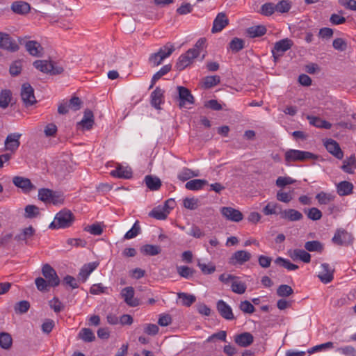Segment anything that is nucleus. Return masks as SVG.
<instances>
[{
  "label": "nucleus",
  "mask_w": 356,
  "mask_h": 356,
  "mask_svg": "<svg viewBox=\"0 0 356 356\" xmlns=\"http://www.w3.org/2000/svg\"><path fill=\"white\" fill-rule=\"evenodd\" d=\"M353 185L347 181H343L337 186V193L341 196L348 195L352 193Z\"/></svg>",
  "instance_id": "2f4dec72"
},
{
  "label": "nucleus",
  "mask_w": 356,
  "mask_h": 356,
  "mask_svg": "<svg viewBox=\"0 0 356 356\" xmlns=\"http://www.w3.org/2000/svg\"><path fill=\"white\" fill-rule=\"evenodd\" d=\"M332 46L336 50L343 51L347 49V42L341 38H336L333 40Z\"/></svg>",
  "instance_id": "774afa93"
},
{
  "label": "nucleus",
  "mask_w": 356,
  "mask_h": 356,
  "mask_svg": "<svg viewBox=\"0 0 356 356\" xmlns=\"http://www.w3.org/2000/svg\"><path fill=\"white\" fill-rule=\"evenodd\" d=\"M266 33V28L261 25L251 26L247 29V33L250 38L261 37Z\"/></svg>",
  "instance_id": "ea45409f"
},
{
  "label": "nucleus",
  "mask_w": 356,
  "mask_h": 356,
  "mask_svg": "<svg viewBox=\"0 0 356 356\" xmlns=\"http://www.w3.org/2000/svg\"><path fill=\"white\" fill-rule=\"evenodd\" d=\"M140 232L139 222L136 220L132 227L124 234V239H131L137 236Z\"/></svg>",
  "instance_id": "5fc2aeb1"
},
{
  "label": "nucleus",
  "mask_w": 356,
  "mask_h": 356,
  "mask_svg": "<svg viewBox=\"0 0 356 356\" xmlns=\"http://www.w3.org/2000/svg\"><path fill=\"white\" fill-rule=\"evenodd\" d=\"M216 307L220 316L226 320H234V316L231 307L224 300H220L217 302Z\"/></svg>",
  "instance_id": "a211bd4d"
},
{
  "label": "nucleus",
  "mask_w": 356,
  "mask_h": 356,
  "mask_svg": "<svg viewBox=\"0 0 356 356\" xmlns=\"http://www.w3.org/2000/svg\"><path fill=\"white\" fill-rule=\"evenodd\" d=\"M169 213V210H167L165 207L159 206L154 208L149 212V216L157 220H165Z\"/></svg>",
  "instance_id": "72a5a7b5"
},
{
  "label": "nucleus",
  "mask_w": 356,
  "mask_h": 356,
  "mask_svg": "<svg viewBox=\"0 0 356 356\" xmlns=\"http://www.w3.org/2000/svg\"><path fill=\"white\" fill-rule=\"evenodd\" d=\"M293 293V289L287 284H281L277 289V295L280 297H288Z\"/></svg>",
  "instance_id": "4d7b16f0"
},
{
  "label": "nucleus",
  "mask_w": 356,
  "mask_h": 356,
  "mask_svg": "<svg viewBox=\"0 0 356 356\" xmlns=\"http://www.w3.org/2000/svg\"><path fill=\"white\" fill-rule=\"evenodd\" d=\"M288 255L293 261L300 260L305 263H309L311 261L310 254L301 249L289 250Z\"/></svg>",
  "instance_id": "aec40b11"
},
{
  "label": "nucleus",
  "mask_w": 356,
  "mask_h": 356,
  "mask_svg": "<svg viewBox=\"0 0 356 356\" xmlns=\"http://www.w3.org/2000/svg\"><path fill=\"white\" fill-rule=\"evenodd\" d=\"M79 337L85 342H92L95 339L93 332L89 328H83L79 333Z\"/></svg>",
  "instance_id": "de8ad7c7"
},
{
  "label": "nucleus",
  "mask_w": 356,
  "mask_h": 356,
  "mask_svg": "<svg viewBox=\"0 0 356 356\" xmlns=\"http://www.w3.org/2000/svg\"><path fill=\"white\" fill-rule=\"evenodd\" d=\"M22 65L21 60L14 61L10 66L9 72L13 76H17L21 73Z\"/></svg>",
  "instance_id": "338daca9"
},
{
  "label": "nucleus",
  "mask_w": 356,
  "mask_h": 356,
  "mask_svg": "<svg viewBox=\"0 0 356 356\" xmlns=\"http://www.w3.org/2000/svg\"><path fill=\"white\" fill-rule=\"evenodd\" d=\"M12 99V92L10 90H2L0 92V108H6Z\"/></svg>",
  "instance_id": "58836bf2"
},
{
  "label": "nucleus",
  "mask_w": 356,
  "mask_h": 356,
  "mask_svg": "<svg viewBox=\"0 0 356 356\" xmlns=\"http://www.w3.org/2000/svg\"><path fill=\"white\" fill-rule=\"evenodd\" d=\"M11 8L15 13L26 14L29 12L31 7L30 5L26 2L16 1L12 4Z\"/></svg>",
  "instance_id": "e433bc0d"
},
{
  "label": "nucleus",
  "mask_w": 356,
  "mask_h": 356,
  "mask_svg": "<svg viewBox=\"0 0 356 356\" xmlns=\"http://www.w3.org/2000/svg\"><path fill=\"white\" fill-rule=\"evenodd\" d=\"M228 23L229 20L226 15L223 13H218L213 21L211 32L218 33L221 31Z\"/></svg>",
  "instance_id": "412c9836"
},
{
  "label": "nucleus",
  "mask_w": 356,
  "mask_h": 356,
  "mask_svg": "<svg viewBox=\"0 0 356 356\" xmlns=\"http://www.w3.org/2000/svg\"><path fill=\"white\" fill-rule=\"evenodd\" d=\"M335 198V196L332 193H327L323 191H321L316 194V199L318 200L319 204H328L331 202H333Z\"/></svg>",
  "instance_id": "a19ab883"
},
{
  "label": "nucleus",
  "mask_w": 356,
  "mask_h": 356,
  "mask_svg": "<svg viewBox=\"0 0 356 356\" xmlns=\"http://www.w3.org/2000/svg\"><path fill=\"white\" fill-rule=\"evenodd\" d=\"M140 252L144 255L156 256L161 252V248L156 245L146 244L140 248Z\"/></svg>",
  "instance_id": "c756f323"
},
{
  "label": "nucleus",
  "mask_w": 356,
  "mask_h": 356,
  "mask_svg": "<svg viewBox=\"0 0 356 356\" xmlns=\"http://www.w3.org/2000/svg\"><path fill=\"white\" fill-rule=\"evenodd\" d=\"M316 156L309 152L297 149H289L285 153L286 162L303 161L306 160L316 159Z\"/></svg>",
  "instance_id": "20e7f679"
},
{
  "label": "nucleus",
  "mask_w": 356,
  "mask_h": 356,
  "mask_svg": "<svg viewBox=\"0 0 356 356\" xmlns=\"http://www.w3.org/2000/svg\"><path fill=\"white\" fill-rule=\"evenodd\" d=\"M11 336L8 333H0V346L4 349H8L11 346Z\"/></svg>",
  "instance_id": "052dcab7"
},
{
  "label": "nucleus",
  "mask_w": 356,
  "mask_h": 356,
  "mask_svg": "<svg viewBox=\"0 0 356 356\" xmlns=\"http://www.w3.org/2000/svg\"><path fill=\"white\" fill-rule=\"evenodd\" d=\"M206 44L204 38H200L191 49H189L185 54H181L176 63L177 70L181 71L191 65L193 60L199 56L201 50L204 49Z\"/></svg>",
  "instance_id": "f257e3e1"
},
{
  "label": "nucleus",
  "mask_w": 356,
  "mask_h": 356,
  "mask_svg": "<svg viewBox=\"0 0 356 356\" xmlns=\"http://www.w3.org/2000/svg\"><path fill=\"white\" fill-rule=\"evenodd\" d=\"M177 271L181 277L186 279L192 277L195 272L193 268L186 266H177Z\"/></svg>",
  "instance_id": "603ef678"
},
{
  "label": "nucleus",
  "mask_w": 356,
  "mask_h": 356,
  "mask_svg": "<svg viewBox=\"0 0 356 356\" xmlns=\"http://www.w3.org/2000/svg\"><path fill=\"white\" fill-rule=\"evenodd\" d=\"M163 90L156 87L151 94V104L156 109H160V105L163 103Z\"/></svg>",
  "instance_id": "393cba45"
},
{
  "label": "nucleus",
  "mask_w": 356,
  "mask_h": 356,
  "mask_svg": "<svg viewBox=\"0 0 356 356\" xmlns=\"http://www.w3.org/2000/svg\"><path fill=\"white\" fill-rule=\"evenodd\" d=\"M99 266L98 262H90L84 264L80 270L79 273V279H81L83 282H85L90 273L94 271Z\"/></svg>",
  "instance_id": "a878e982"
},
{
  "label": "nucleus",
  "mask_w": 356,
  "mask_h": 356,
  "mask_svg": "<svg viewBox=\"0 0 356 356\" xmlns=\"http://www.w3.org/2000/svg\"><path fill=\"white\" fill-rule=\"evenodd\" d=\"M239 309L245 314H252L255 308L248 300L241 301L239 304Z\"/></svg>",
  "instance_id": "69168bd1"
},
{
  "label": "nucleus",
  "mask_w": 356,
  "mask_h": 356,
  "mask_svg": "<svg viewBox=\"0 0 356 356\" xmlns=\"http://www.w3.org/2000/svg\"><path fill=\"white\" fill-rule=\"evenodd\" d=\"M35 230L32 226H29L23 229L20 234L15 236L17 241H25L26 244H29L28 241L35 234Z\"/></svg>",
  "instance_id": "cd10ccee"
},
{
  "label": "nucleus",
  "mask_w": 356,
  "mask_h": 356,
  "mask_svg": "<svg viewBox=\"0 0 356 356\" xmlns=\"http://www.w3.org/2000/svg\"><path fill=\"white\" fill-rule=\"evenodd\" d=\"M26 51L33 56H40L42 48L40 44L35 40H30L25 44Z\"/></svg>",
  "instance_id": "c85d7f7f"
},
{
  "label": "nucleus",
  "mask_w": 356,
  "mask_h": 356,
  "mask_svg": "<svg viewBox=\"0 0 356 356\" xmlns=\"http://www.w3.org/2000/svg\"><path fill=\"white\" fill-rule=\"evenodd\" d=\"M145 182L147 187L151 191H157L161 186V181L160 179L152 175L145 176Z\"/></svg>",
  "instance_id": "473e14b6"
},
{
  "label": "nucleus",
  "mask_w": 356,
  "mask_h": 356,
  "mask_svg": "<svg viewBox=\"0 0 356 356\" xmlns=\"http://www.w3.org/2000/svg\"><path fill=\"white\" fill-rule=\"evenodd\" d=\"M198 175H199L198 171L195 172V171L191 170L189 168H184L178 173L177 178L179 180L184 181L188 180L189 179H191L192 177H197Z\"/></svg>",
  "instance_id": "79ce46f5"
},
{
  "label": "nucleus",
  "mask_w": 356,
  "mask_h": 356,
  "mask_svg": "<svg viewBox=\"0 0 356 356\" xmlns=\"http://www.w3.org/2000/svg\"><path fill=\"white\" fill-rule=\"evenodd\" d=\"M332 240L334 244L347 245L353 241V237L345 229H339L337 230Z\"/></svg>",
  "instance_id": "f8f14e48"
},
{
  "label": "nucleus",
  "mask_w": 356,
  "mask_h": 356,
  "mask_svg": "<svg viewBox=\"0 0 356 356\" xmlns=\"http://www.w3.org/2000/svg\"><path fill=\"white\" fill-rule=\"evenodd\" d=\"M341 169L346 173L352 174L356 169V158L355 155H351L347 159L343 161Z\"/></svg>",
  "instance_id": "7c9ffc66"
},
{
  "label": "nucleus",
  "mask_w": 356,
  "mask_h": 356,
  "mask_svg": "<svg viewBox=\"0 0 356 356\" xmlns=\"http://www.w3.org/2000/svg\"><path fill=\"white\" fill-rule=\"evenodd\" d=\"M296 180L290 177H278L276 179L275 184L279 188H284L287 185L293 184Z\"/></svg>",
  "instance_id": "e2e57ef3"
},
{
  "label": "nucleus",
  "mask_w": 356,
  "mask_h": 356,
  "mask_svg": "<svg viewBox=\"0 0 356 356\" xmlns=\"http://www.w3.org/2000/svg\"><path fill=\"white\" fill-rule=\"evenodd\" d=\"M74 219L75 217L70 210L63 209L56 213L49 227L52 229L68 228L72 225Z\"/></svg>",
  "instance_id": "f03ea898"
},
{
  "label": "nucleus",
  "mask_w": 356,
  "mask_h": 356,
  "mask_svg": "<svg viewBox=\"0 0 356 356\" xmlns=\"http://www.w3.org/2000/svg\"><path fill=\"white\" fill-rule=\"evenodd\" d=\"M30 308V303L26 300L18 302L15 306V311L17 314H24Z\"/></svg>",
  "instance_id": "0e129e2a"
},
{
  "label": "nucleus",
  "mask_w": 356,
  "mask_h": 356,
  "mask_svg": "<svg viewBox=\"0 0 356 356\" xmlns=\"http://www.w3.org/2000/svg\"><path fill=\"white\" fill-rule=\"evenodd\" d=\"M220 79L219 76H207L204 79L203 86L205 88H211L216 86L220 83Z\"/></svg>",
  "instance_id": "3c124183"
},
{
  "label": "nucleus",
  "mask_w": 356,
  "mask_h": 356,
  "mask_svg": "<svg viewBox=\"0 0 356 356\" xmlns=\"http://www.w3.org/2000/svg\"><path fill=\"white\" fill-rule=\"evenodd\" d=\"M293 44V41L289 38H284L275 42L272 49V55L274 61L277 62L286 51L291 48Z\"/></svg>",
  "instance_id": "423d86ee"
},
{
  "label": "nucleus",
  "mask_w": 356,
  "mask_h": 356,
  "mask_svg": "<svg viewBox=\"0 0 356 356\" xmlns=\"http://www.w3.org/2000/svg\"><path fill=\"white\" fill-rule=\"evenodd\" d=\"M220 212L227 220L232 222H240L243 218V213L239 210L229 207H222Z\"/></svg>",
  "instance_id": "4468645a"
},
{
  "label": "nucleus",
  "mask_w": 356,
  "mask_h": 356,
  "mask_svg": "<svg viewBox=\"0 0 356 356\" xmlns=\"http://www.w3.org/2000/svg\"><path fill=\"white\" fill-rule=\"evenodd\" d=\"M178 296L180 299H181L182 305L186 307H190L196 300L195 296L192 294H188L186 293H178Z\"/></svg>",
  "instance_id": "864d4df0"
},
{
  "label": "nucleus",
  "mask_w": 356,
  "mask_h": 356,
  "mask_svg": "<svg viewBox=\"0 0 356 356\" xmlns=\"http://www.w3.org/2000/svg\"><path fill=\"white\" fill-rule=\"evenodd\" d=\"M280 218L289 221H298L303 218L302 214L293 209L280 210Z\"/></svg>",
  "instance_id": "5701e85b"
},
{
  "label": "nucleus",
  "mask_w": 356,
  "mask_h": 356,
  "mask_svg": "<svg viewBox=\"0 0 356 356\" xmlns=\"http://www.w3.org/2000/svg\"><path fill=\"white\" fill-rule=\"evenodd\" d=\"M111 175L114 177L129 179L132 177V171L130 168L119 165L115 170L111 172Z\"/></svg>",
  "instance_id": "bb28decb"
},
{
  "label": "nucleus",
  "mask_w": 356,
  "mask_h": 356,
  "mask_svg": "<svg viewBox=\"0 0 356 356\" xmlns=\"http://www.w3.org/2000/svg\"><path fill=\"white\" fill-rule=\"evenodd\" d=\"M175 51L174 45L171 43H167L163 47H161L158 51V54L161 57H163V60L170 56Z\"/></svg>",
  "instance_id": "13d9d810"
},
{
  "label": "nucleus",
  "mask_w": 356,
  "mask_h": 356,
  "mask_svg": "<svg viewBox=\"0 0 356 356\" xmlns=\"http://www.w3.org/2000/svg\"><path fill=\"white\" fill-rule=\"evenodd\" d=\"M21 97L26 107L32 106L37 102L34 95V90L29 83L22 84Z\"/></svg>",
  "instance_id": "6e6552de"
},
{
  "label": "nucleus",
  "mask_w": 356,
  "mask_h": 356,
  "mask_svg": "<svg viewBox=\"0 0 356 356\" xmlns=\"http://www.w3.org/2000/svg\"><path fill=\"white\" fill-rule=\"evenodd\" d=\"M307 119L309 120V123L316 127L323 128L326 129H330L332 127V124L330 122L324 120H321L318 117L307 116Z\"/></svg>",
  "instance_id": "f704fd0d"
},
{
  "label": "nucleus",
  "mask_w": 356,
  "mask_h": 356,
  "mask_svg": "<svg viewBox=\"0 0 356 356\" xmlns=\"http://www.w3.org/2000/svg\"><path fill=\"white\" fill-rule=\"evenodd\" d=\"M252 258L250 252L246 250H237L230 258V263L233 265H243Z\"/></svg>",
  "instance_id": "dca6fc26"
},
{
  "label": "nucleus",
  "mask_w": 356,
  "mask_h": 356,
  "mask_svg": "<svg viewBox=\"0 0 356 356\" xmlns=\"http://www.w3.org/2000/svg\"><path fill=\"white\" fill-rule=\"evenodd\" d=\"M304 211L306 213L307 218L312 220H318L323 216L321 210L316 207L305 209Z\"/></svg>",
  "instance_id": "09e8293b"
},
{
  "label": "nucleus",
  "mask_w": 356,
  "mask_h": 356,
  "mask_svg": "<svg viewBox=\"0 0 356 356\" xmlns=\"http://www.w3.org/2000/svg\"><path fill=\"white\" fill-rule=\"evenodd\" d=\"M293 190L289 192H285L282 190H279L276 194V199L284 203H289L293 200Z\"/></svg>",
  "instance_id": "a18cd8bd"
},
{
  "label": "nucleus",
  "mask_w": 356,
  "mask_h": 356,
  "mask_svg": "<svg viewBox=\"0 0 356 356\" xmlns=\"http://www.w3.org/2000/svg\"><path fill=\"white\" fill-rule=\"evenodd\" d=\"M120 294L129 306L136 307L139 305L138 300L134 298V289L132 286L124 288Z\"/></svg>",
  "instance_id": "6ab92c4d"
},
{
  "label": "nucleus",
  "mask_w": 356,
  "mask_h": 356,
  "mask_svg": "<svg viewBox=\"0 0 356 356\" xmlns=\"http://www.w3.org/2000/svg\"><path fill=\"white\" fill-rule=\"evenodd\" d=\"M334 268L330 264L323 263L321 265V270L318 272V277L323 284H328L334 279Z\"/></svg>",
  "instance_id": "9b49d317"
},
{
  "label": "nucleus",
  "mask_w": 356,
  "mask_h": 356,
  "mask_svg": "<svg viewBox=\"0 0 356 356\" xmlns=\"http://www.w3.org/2000/svg\"><path fill=\"white\" fill-rule=\"evenodd\" d=\"M275 6V10L278 13H284L289 11L291 8V3L288 0H282L279 1Z\"/></svg>",
  "instance_id": "6e6d98bb"
},
{
  "label": "nucleus",
  "mask_w": 356,
  "mask_h": 356,
  "mask_svg": "<svg viewBox=\"0 0 356 356\" xmlns=\"http://www.w3.org/2000/svg\"><path fill=\"white\" fill-rule=\"evenodd\" d=\"M274 261L277 265L281 266L288 270H296L298 268V265L292 264L289 259L280 257L276 258Z\"/></svg>",
  "instance_id": "c03bdc74"
},
{
  "label": "nucleus",
  "mask_w": 356,
  "mask_h": 356,
  "mask_svg": "<svg viewBox=\"0 0 356 356\" xmlns=\"http://www.w3.org/2000/svg\"><path fill=\"white\" fill-rule=\"evenodd\" d=\"M26 218H34L40 215L39 208L35 205L29 204L24 209Z\"/></svg>",
  "instance_id": "8fccbe9b"
},
{
  "label": "nucleus",
  "mask_w": 356,
  "mask_h": 356,
  "mask_svg": "<svg viewBox=\"0 0 356 356\" xmlns=\"http://www.w3.org/2000/svg\"><path fill=\"white\" fill-rule=\"evenodd\" d=\"M208 181L206 179H193L186 182L185 187L190 191H198L202 189L204 186L207 185Z\"/></svg>",
  "instance_id": "c9c22d12"
},
{
  "label": "nucleus",
  "mask_w": 356,
  "mask_h": 356,
  "mask_svg": "<svg viewBox=\"0 0 356 356\" xmlns=\"http://www.w3.org/2000/svg\"><path fill=\"white\" fill-rule=\"evenodd\" d=\"M38 198L46 204L54 205L62 204L64 202V197L61 193L44 188L39 189Z\"/></svg>",
  "instance_id": "7ed1b4c3"
},
{
  "label": "nucleus",
  "mask_w": 356,
  "mask_h": 356,
  "mask_svg": "<svg viewBox=\"0 0 356 356\" xmlns=\"http://www.w3.org/2000/svg\"><path fill=\"white\" fill-rule=\"evenodd\" d=\"M177 90L179 93V106L180 108H186L188 104H194V97L188 88L184 86H178Z\"/></svg>",
  "instance_id": "9d476101"
},
{
  "label": "nucleus",
  "mask_w": 356,
  "mask_h": 356,
  "mask_svg": "<svg viewBox=\"0 0 356 356\" xmlns=\"http://www.w3.org/2000/svg\"><path fill=\"white\" fill-rule=\"evenodd\" d=\"M13 184L22 190L25 193H28L35 189V186L31 183L29 178L20 176H15L13 178Z\"/></svg>",
  "instance_id": "2eb2a0df"
},
{
  "label": "nucleus",
  "mask_w": 356,
  "mask_h": 356,
  "mask_svg": "<svg viewBox=\"0 0 356 356\" xmlns=\"http://www.w3.org/2000/svg\"><path fill=\"white\" fill-rule=\"evenodd\" d=\"M84 231L89 232L90 234L95 236H99L103 232V229L99 223H94L90 225H88L84 228Z\"/></svg>",
  "instance_id": "680f3d73"
},
{
  "label": "nucleus",
  "mask_w": 356,
  "mask_h": 356,
  "mask_svg": "<svg viewBox=\"0 0 356 356\" xmlns=\"http://www.w3.org/2000/svg\"><path fill=\"white\" fill-rule=\"evenodd\" d=\"M22 134L19 133H12L7 136L4 145L5 149L11 152H15L20 145L19 139Z\"/></svg>",
  "instance_id": "ddd939ff"
},
{
  "label": "nucleus",
  "mask_w": 356,
  "mask_h": 356,
  "mask_svg": "<svg viewBox=\"0 0 356 356\" xmlns=\"http://www.w3.org/2000/svg\"><path fill=\"white\" fill-rule=\"evenodd\" d=\"M305 248L309 252H322L324 247L318 241H311L305 243Z\"/></svg>",
  "instance_id": "37998d69"
},
{
  "label": "nucleus",
  "mask_w": 356,
  "mask_h": 356,
  "mask_svg": "<svg viewBox=\"0 0 356 356\" xmlns=\"http://www.w3.org/2000/svg\"><path fill=\"white\" fill-rule=\"evenodd\" d=\"M229 49L234 52H238L244 47V41L242 39L234 38L229 44Z\"/></svg>",
  "instance_id": "bf43d9fd"
},
{
  "label": "nucleus",
  "mask_w": 356,
  "mask_h": 356,
  "mask_svg": "<svg viewBox=\"0 0 356 356\" xmlns=\"http://www.w3.org/2000/svg\"><path fill=\"white\" fill-rule=\"evenodd\" d=\"M42 273L50 286H57L60 284V279L56 270L48 264L42 266Z\"/></svg>",
  "instance_id": "1a4fd4ad"
},
{
  "label": "nucleus",
  "mask_w": 356,
  "mask_h": 356,
  "mask_svg": "<svg viewBox=\"0 0 356 356\" xmlns=\"http://www.w3.org/2000/svg\"><path fill=\"white\" fill-rule=\"evenodd\" d=\"M94 124V115L93 113L87 109L84 111L82 120L77 123V127H81L83 129L90 130L92 128Z\"/></svg>",
  "instance_id": "4be33fe9"
},
{
  "label": "nucleus",
  "mask_w": 356,
  "mask_h": 356,
  "mask_svg": "<svg viewBox=\"0 0 356 356\" xmlns=\"http://www.w3.org/2000/svg\"><path fill=\"white\" fill-rule=\"evenodd\" d=\"M246 284L238 280L237 277L236 280H234V281L231 284V289L234 293L237 294H243L246 291Z\"/></svg>",
  "instance_id": "49530a36"
},
{
  "label": "nucleus",
  "mask_w": 356,
  "mask_h": 356,
  "mask_svg": "<svg viewBox=\"0 0 356 356\" xmlns=\"http://www.w3.org/2000/svg\"><path fill=\"white\" fill-rule=\"evenodd\" d=\"M280 210H282V207L280 204L275 202H269L263 208L262 212L266 216L277 215L280 214Z\"/></svg>",
  "instance_id": "4c0bfd02"
},
{
  "label": "nucleus",
  "mask_w": 356,
  "mask_h": 356,
  "mask_svg": "<svg viewBox=\"0 0 356 356\" xmlns=\"http://www.w3.org/2000/svg\"><path fill=\"white\" fill-rule=\"evenodd\" d=\"M234 341L241 347H248L254 341V337L250 332H243L234 337Z\"/></svg>",
  "instance_id": "b1692460"
},
{
  "label": "nucleus",
  "mask_w": 356,
  "mask_h": 356,
  "mask_svg": "<svg viewBox=\"0 0 356 356\" xmlns=\"http://www.w3.org/2000/svg\"><path fill=\"white\" fill-rule=\"evenodd\" d=\"M324 145L329 153L332 154L338 159H341L343 156V153L339 147V143L333 139H327Z\"/></svg>",
  "instance_id": "f3484780"
},
{
  "label": "nucleus",
  "mask_w": 356,
  "mask_h": 356,
  "mask_svg": "<svg viewBox=\"0 0 356 356\" xmlns=\"http://www.w3.org/2000/svg\"><path fill=\"white\" fill-rule=\"evenodd\" d=\"M0 49L10 52H16L19 47L15 39L8 33L0 31Z\"/></svg>",
  "instance_id": "0eeeda50"
},
{
  "label": "nucleus",
  "mask_w": 356,
  "mask_h": 356,
  "mask_svg": "<svg viewBox=\"0 0 356 356\" xmlns=\"http://www.w3.org/2000/svg\"><path fill=\"white\" fill-rule=\"evenodd\" d=\"M33 66L44 73L59 74L63 72V68L61 66L55 65L52 62L44 60H35L33 63Z\"/></svg>",
  "instance_id": "39448f33"
}]
</instances>
